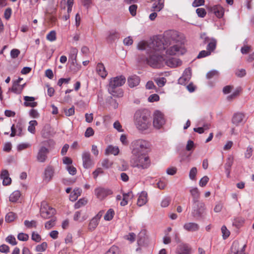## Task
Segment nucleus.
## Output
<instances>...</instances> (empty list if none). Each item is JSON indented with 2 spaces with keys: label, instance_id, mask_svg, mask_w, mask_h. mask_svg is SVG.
<instances>
[{
  "label": "nucleus",
  "instance_id": "f257e3e1",
  "mask_svg": "<svg viewBox=\"0 0 254 254\" xmlns=\"http://www.w3.org/2000/svg\"><path fill=\"white\" fill-rule=\"evenodd\" d=\"M137 61L140 64H147L153 68H160L164 65L165 59L160 53L150 51L147 57L139 55Z\"/></svg>",
  "mask_w": 254,
  "mask_h": 254
},
{
  "label": "nucleus",
  "instance_id": "f03ea898",
  "mask_svg": "<svg viewBox=\"0 0 254 254\" xmlns=\"http://www.w3.org/2000/svg\"><path fill=\"white\" fill-rule=\"evenodd\" d=\"M126 79L123 75L117 76L110 79L108 92L113 97H121L123 96V91L118 87L122 86L126 82Z\"/></svg>",
  "mask_w": 254,
  "mask_h": 254
},
{
  "label": "nucleus",
  "instance_id": "7ed1b4c3",
  "mask_svg": "<svg viewBox=\"0 0 254 254\" xmlns=\"http://www.w3.org/2000/svg\"><path fill=\"white\" fill-rule=\"evenodd\" d=\"M134 124L139 130H146L150 126L149 118L143 111H137L134 115Z\"/></svg>",
  "mask_w": 254,
  "mask_h": 254
},
{
  "label": "nucleus",
  "instance_id": "20e7f679",
  "mask_svg": "<svg viewBox=\"0 0 254 254\" xmlns=\"http://www.w3.org/2000/svg\"><path fill=\"white\" fill-rule=\"evenodd\" d=\"M131 145L132 154L134 156L147 154L150 147V144L147 141L141 139L134 140Z\"/></svg>",
  "mask_w": 254,
  "mask_h": 254
},
{
  "label": "nucleus",
  "instance_id": "39448f33",
  "mask_svg": "<svg viewBox=\"0 0 254 254\" xmlns=\"http://www.w3.org/2000/svg\"><path fill=\"white\" fill-rule=\"evenodd\" d=\"M150 160L147 154L137 156L132 155L130 164L133 167L140 169L147 168L150 165Z\"/></svg>",
  "mask_w": 254,
  "mask_h": 254
},
{
  "label": "nucleus",
  "instance_id": "423d86ee",
  "mask_svg": "<svg viewBox=\"0 0 254 254\" xmlns=\"http://www.w3.org/2000/svg\"><path fill=\"white\" fill-rule=\"evenodd\" d=\"M166 39L173 42L174 43H182L184 39V36L179 32L170 30L166 31L164 33Z\"/></svg>",
  "mask_w": 254,
  "mask_h": 254
},
{
  "label": "nucleus",
  "instance_id": "0eeeda50",
  "mask_svg": "<svg viewBox=\"0 0 254 254\" xmlns=\"http://www.w3.org/2000/svg\"><path fill=\"white\" fill-rule=\"evenodd\" d=\"M55 209L49 206L45 202H42L40 209V214L41 217L45 219H49L55 213Z\"/></svg>",
  "mask_w": 254,
  "mask_h": 254
},
{
  "label": "nucleus",
  "instance_id": "6e6552de",
  "mask_svg": "<svg viewBox=\"0 0 254 254\" xmlns=\"http://www.w3.org/2000/svg\"><path fill=\"white\" fill-rule=\"evenodd\" d=\"M150 51L159 53L165 49L163 41L161 38L156 37L150 42Z\"/></svg>",
  "mask_w": 254,
  "mask_h": 254
},
{
  "label": "nucleus",
  "instance_id": "1a4fd4ad",
  "mask_svg": "<svg viewBox=\"0 0 254 254\" xmlns=\"http://www.w3.org/2000/svg\"><path fill=\"white\" fill-rule=\"evenodd\" d=\"M185 53L186 50L182 43H176L166 51L167 54L169 55H183Z\"/></svg>",
  "mask_w": 254,
  "mask_h": 254
},
{
  "label": "nucleus",
  "instance_id": "9d476101",
  "mask_svg": "<svg viewBox=\"0 0 254 254\" xmlns=\"http://www.w3.org/2000/svg\"><path fill=\"white\" fill-rule=\"evenodd\" d=\"M165 123V120L163 114L158 111H156L153 115V125L154 127L159 129Z\"/></svg>",
  "mask_w": 254,
  "mask_h": 254
},
{
  "label": "nucleus",
  "instance_id": "9b49d317",
  "mask_svg": "<svg viewBox=\"0 0 254 254\" xmlns=\"http://www.w3.org/2000/svg\"><path fill=\"white\" fill-rule=\"evenodd\" d=\"M81 158L83 167L85 169H89L94 166V162L89 151H83L81 154Z\"/></svg>",
  "mask_w": 254,
  "mask_h": 254
},
{
  "label": "nucleus",
  "instance_id": "f8f14e48",
  "mask_svg": "<svg viewBox=\"0 0 254 254\" xmlns=\"http://www.w3.org/2000/svg\"><path fill=\"white\" fill-rule=\"evenodd\" d=\"M205 210V204L201 201L193 203L192 214L194 217H199L202 215Z\"/></svg>",
  "mask_w": 254,
  "mask_h": 254
},
{
  "label": "nucleus",
  "instance_id": "ddd939ff",
  "mask_svg": "<svg viewBox=\"0 0 254 254\" xmlns=\"http://www.w3.org/2000/svg\"><path fill=\"white\" fill-rule=\"evenodd\" d=\"M164 0H158L157 1L154 2L151 7V11L153 12L149 15V19L151 20H154L157 16V12L160 11L164 7Z\"/></svg>",
  "mask_w": 254,
  "mask_h": 254
},
{
  "label": "nucleus",
  "instance_id": "4468645a",
  "mask_svg": "<svg viewBox=\"0 0 254 254\" xmlns=\"http://www.w3.org/2000/svg\"><path fill=\"white\" fill-rule=\"evenodd\" d=\"M112 193L113 192L111 190L102 187L97 188L94 190L95 195L100 200L104 199L107 196L112 194Z\"/></svg>",
  "mask_w": 254,
  "mask_h": 254
},
{
  "label": "nucleus",
  "instance_id": "2eb2a0df",
  "mask_svg": "<svg viewBox=\"0 0 254 254\" xmlns=\"http://www.w3.org/2000/svg\"><path fill=\"white\" fill-rule=\"evenodd\" d=\"M104 213V211H100L89 221L88 229L90 231H94L99 224L100 220Z\"/></svg>",
  "mask_w": 254,
  "mask_h": 254
},
{
  "label": "nucleus",
  "instance_id": "dca6fc26",
  "mask_svg": "<svg viewBox=\"0 0 254 254\" xmlns=\"http://www.w3.org/2000/svg\"><path fill=\"white\" fill-rule=\"evenodd\" d=\"M239 247V243L236 241H234L231 246L230 254H245L244 252L246 245H244L241 248Z\"/></svg>",
  "mask_w": 254,
  "mask_h": 254
},
{
  "label": "nucleus",
  "instance_id": "f3484780",
  "mask_svg": "<svg viewBox=\"0 0 254 254\" xmlns=\"http://www.w3.org/2000/svg\"><path fill=\"white\" fill-rule=\"evenodd\" d=\"M246 121L245 115L241 112L235 113L232 120V123L236 126H238L241 123H245Z\"/></svg>",
  "mask_w": 254,
  "mask_h": 254
},
{
  "label": "nucleus",
  "instance_id": "a211bd4d",
  "mask_svg": "<svg viewBox=\"0 0 254 254\" xmlns=\"http://www.w3.org/2000/svg\"><path fill=\"white\" fill-rule=\"evenodd\" d=\"M191 249L187 244L182 243L178 246L176 250L177 254H190Z\"/></svg>",
  "mask_w": 254,
  "mask_h": 254
},
{
  "label": "nucleus",
  "instance_id": "6ab92c4d",
  "mask_svg": "<svg viewBox=\"0 0 254 254\" xmlns=\"http://www.w3.org/2000/svg\"><path fill=\"white\" fill-rule=\"evenodd\" d=\"M182 62L179 59L176 58H171L168 60H165L164 64H166L167 66L171 67H176L182 64Z\"/></svg>",
  "mask_w": 254,
  "mask_h": 254
},
{
  "label": "nucleus",
  "instance_id": "aec40b11",
  "mask_svg": "<svg viewBox=\"0 0 254 254\" xmlns=\"http://www.w3.org/2000/svg\"><path fill=\"white\" fill-rule=\"evenodd\" d=\"M49 152V150L45 147H41L39 149L37 158V160L40 162H44L47 158V154Z\"/></svg>",
  "mask_w": 254,
  "mask_h": 254
},
{
  "label": "nucleus",
  "instance_id": "412c9836",
  "mask_svg": "<svg viewBox=\"0 0 254 254\" xmlns=\"http://www.w3.org/2000/svg\"><path fill=\"white\" fill-rule=\"evenodd\" d=\"M140 81L139 77L136 75H131L127 79V83L130 88L137 86L139 84Z\"/></svg>",
  "mask_w": 254,
  "mask_h": 254
},
{
  "label": "nucleus",
  "instance_id": "4be33fe9",
  "mask_svg": "<svg viewBox=\"0 0 254 254\" xmlns=\"http://www.w3.org/2000/svg\"><path fill=\"white\" fill-rule=\"evenodd\" d=\"M24 100L25 102L23 104L25 107L34 108L36 107L38 105L37 102H34L35 98L34 97L25 96L24 97Z\"/></svg>",
  "mask_w": 254,
  "mask_h": 254
},
{
  "label": "nucleus",
  "instance_id": "5701e85b",
  "mask_svg": "<svg viewBox=\"0 0 254 254\" xmlns=\"http://www.w3.org/2000/svg\"><path fill=\"white\" fill-rule=\"evenodd\" d=\"M183 227L186 230L189 232L197 231L199 228V225L193 222L186 223L184 224Z\"/></svg>",
  "mask_w": 254,
  "mask_h": 254
},
{
  "label": "nucleus",
  "instance_id": "b1692460",
  "mask_svg": "<svg viewBox=\"0 0 254 254\" xmlns=\"http://www.w3.org/2000/svg\"><path fill=\"white\" fill-rule=\"evenodd\" d=\"M150 42L144 41L139 42L137 45V49L139 50H145L147 55L150 52Z\"/></svg>",
  "mask_w": 254,
  "mask_h": 254
},
{
  "label": "nucleus",
  "instance_id": "393cba45",
  "mask_svg": "<svg viewBox=\"0 0 254 254\" xmlns=\"http://www.w3.org/2000/svg\"><path fill=\"white\" fill-rule=\"evenodd\" d=\"M119 153V149L118 146L110 145L105 149V154L106 155L113 154L117 155Z\"/></svg>",
  "mask_w": 254,
  "mask_h": 254
},
{
  "label": "nucleus",
  "instance_id": "a878e982",
  "mask_svg": "<svg viewBox=\"0 0 254 254\" xmlns=\"http://www.w3.org/2000/svg\"><path fill=\"white\" fill-rule=\"evenodd\" d=\"M211 11L218 17L221 18L224 14V9L220 5H215L211 8Z\"/></svg>",
  "mask_w": 254,
  "mask_h": 254
},
{
  "label": "nucleus",
  "instance_id": "bb28decb",
  "mask_svg": "<svg viewBox=\"0 0 254 254\" xmlns=\"http://www.w3.org/2000/svg\"><path fill=\"white\" fill-rule=\"evenodd\" d=\"M147 202V193L145 191H142L138 198L137 204L139 206H142L145 204Z\"/></svg>",
  "mask_w": 254,
  "mask_h": 254
},
{
  "label": "nucleus",
  "instance_id": "cd10ccee",
  "mask_svg": "<svg viewBox=\"0 0 254 254\" xmlns=\"http://www.w3.org/2000/svg\"><path fill=\"white\" fill-rule=\"evenodd\" d=\"M96 70L98 74L102 78H105L107 75V71L102 63H98L97 65Z\"/></svg>",
  "mask_w": 254,
  "mask_h": 254
},
{
  "label": "nucleus",
  "instance_id": "c85d7f7f",
  "mask_svg": "<svg viewBox=\"0 0 254 254\" xmlns=\"http://www.w3.org/2000/svg\"><path fill=\"white\" fill-rule=\"evenodd\" d=\"M119 38V34L116 31L111 30L108 32L107 40L110 42L115 41Z\"/></svg>",
  "mask_w": 254,
  "mask_h": 254
},
{
  "label": "nucleus",
  "instance_id": "c756f323",
  "mask_svg": "<svg viewBox=\"0 0 254 254\" xmlns=\"http://www.w3.org/2000/svg\"><path fill=\"white\" fill-rule=\"evenodd\" d=\"M87 216L85 214H82L81 211H77L75 212L73 216V219L74 221H78L79 222H83L86 220Z\"/></svg>",
  "mask_w": 254,
  "mask_h": 254
},
{
  "label": "nucleus",
  "instance_id": "7c9ffc66",
  "mask_svg": "<svg viewBox=\"0 0 254 254\" xmlns=\"http://www.w3.org/2000/svg\"><path fill=\"white\" fill-rule=\"evenodd\" d=\"M207 44L206 50L209 51L210 53L213 52L216 48V40L213 38H211V40Z\"/></svg>",
  "mask_w": 254,
  "mask_h": 254
},
{
  "label": "nucleus",
  "instance_id": "2f4dec72",
  "mask_svg": "<svg viewBox=\"0 0 254 254\" xmlns=\"http://www.w3.org/2000/svg\"><path fill=\"white\" fill-rule=\"evenodd\" d=\"M190 193L192 197L193 203L198 201L200 197V192L197 188H194L190 190Z\"/></svg>",
  "mask_w": 254,
  "mask_h": 254
},
{
  "label": "nucleus",
  "instance_id": "473e14b6",
  "mask_svg": "<svg viewBox=\"0 0 254 254\" xmlns=\"http://www.w3.org/2000/svg\"><path fill=\"white\" fill-rule=\"evenodd\" d=\"M81 190L79 189H75L69 196V199L71 201H75L78 197L81 195Z\"/></svg>",
  "mask_w": 254,
  "mask_h": 254
},
{
  "label": "nucleus",
  "instance_id": "72a5a7b5",
  "mask_svg": "<svg viewBox=\"0 0 254 254\" xmlns=\"http://www.w3.org/2000/svg\"><path fill=\"white\" fill-rule=\"evenodd\" d=\"M132 196V192H128L127 193H123V199L121 202H120V204L121 206H125L127 203L128 199L130 198Z\"/></svg>",
  "mask_w": 254,
  "mask_h": 254
},
{
  "label": "nucleus",
  "instance_id": "f704fd0d",
  "mask_svg": "<svg viewBox=\"0 0 254 254\" xmlns=\"http://www.w3.org/2000/svg\"><path fill=\"white\" fill-rule=\"evenodd\" d=\"M21 193L19 191L16 190L13 192L9 196V201L12 202H16L20 197Z\"/></svg>",
  "mask_w": 254,
  "mask_h": 254
},
{
  "label": "nucleus",
  "instance_id": "c9c22d12",
  "mask_svg": "<svg viewBox=\"0 0 254 254\" xmlns=\"http://www.w3.org/2000/svg\"><path fill=\"white\" fill-rule=\"evenodd\" d=\"M9 90L15 94H19L22 91L23 87L22 86H20V84L13 83L12 86L10 89H9Z\"/></svg>",
  "mask_w": 254,
  "mask_h": 254
},
{
  "label": "nucleus",
  "instance_id": "e433bc0d",
  "mask_svg": "<svg viewBox=\"0 0 254 254\" xmlns=\"http://www.w3.org/2000/svg\"><path fill=\"white\" fill-rule=\"evenodd\" d=\"M245 219L241 217L235 218L233 222V225L237 228H240L244 224Z\"/></svg>",
  "mask_w": 254,
  "mask_h": 254
},
{
  "label": "nucleus",
  "instance_id": "4c0bfd02",
  "mask_svg": "<svg viewBox=\"0 0 254 254\" xmlns=\"http://www.w3.org/2000/svg\"><path fill=\"white\" fill-rule=\"evenodd\" d=\"M38 123L36 120H32L29 122L28 131L32 134L35 133V127L37 126Z\"/></svg>",
  "mask_w": 254,
  "mask_h": 254
},
{
  "label": "nucleus",
  "instance_id": "58836bf2",
  "mask_svg": "<svg viewBox=\"0 0 254 254\" xmlns=\"http://www.w3.org/2000/svg\"><path fill=\"white\" fill-rule=\"evenodd\" d=\"M115 214L114 210L113 209H109L104 216V219L106 221L111 220Z\"/></svg>",
  "mask_w": 254,
  "mask_h": 254
},
{
  "label": "nucleus",
  "instance_id": "ea45409f",
  "mask_svg": "<svg viewBox=\"0 0 254 254\" xmlns=\"http://www.w3.org/2000/svg\"><path fill=\"white\" fill-rule=\"evenodd\" d=\"M16 218V215L12 212L8 213L5 217V220L6 222L10 223L14 220Z\"/></svg>",
  "mask_w": 254,
  "mask_h": 254
},
{
  "label": "nucleus",
  "instance_id": "a19ab883",
  "mask_svg": "<svg viewBox=\"0 0 254 254\" xmlns=\"http://www.w3.org/2000/svg\"><path fill=\"white\" fill-rule=\"evenodd\" d=\"M219 75V72L216 70H212L208 72L206 75L207 79H210L212 78L218 77Z\"/></svg>",
  "mask_w": 254,
  "mask_h": 254
},
{
  "label": "nucleus",
  "instance_id": "79ce46f5",
  "mask_svg": "<svg viewBox=\"0 0 254 254\" xmlns=\"http://www.w3.org/2000/svg\"><path fill=\"white\" fill-rule=\"evenodd\" d=\"M47 39L51 42L54 41L56 40V32L54 30L50 31L46 36Z\"/></svg>",
  "mask_w": 254,
  "mask_h": 254
},
{
  "label": "nucleus",
  "instance_id": "37998d69",
  "mask_svg": "<svg viewBox=\"0 0 254 254\" xmlns=\"http://www.w3.org/2000/svg\"><path fill=\"white\" fill-rule=\"evenodd\" d=\"M87 203V200L84 198H81L74 204V208L78 209Z\"/></svg>",
  "mask_w": 254,
  "mask_h": 254
},
{
  "label": "nucleus",
  "instance_id": "c03bdc74",
  "mask_svg": "<svg viewBox=\"0 0 254 254\" xmlns=\"http://www.w3.org/2000/svg\"><path fill=\"white\" fill-rule=\"evenodd\" d=\"M0 178L2 180V184L4 186L9 185L11 183V179L9 176H0Z\"/></svg>",
  "mask_w": 254,
  "mask_h": 254
},
{
  "label": "nucleus",
  "instance_id": "a18cd8bd",
  "mask_svg": "<svg viewBox=\"0 0 254 254\" xmlns=\"http://www.w3.org/2000/svg\"><path fill=\"white\" fill-rule=\"evenodd\" d=\"M105 254H119V249L118 247L113 246Z\"/></svg>",
  "mask_w": 254,
  "mask_h": 254
},
{
  "label": "nucleus",
  "instance_id": "49530a36",
  "mask_svg": "<svg viewBox=\"0 0 254 254\" xmlns=\"http://www.w3.org/2000/svg\"><path fill=\"white\" fill-rule=\"evenodd\" d=\"M56 220L51 219L50 220L46 222L45 224V227L46 229L49 230L55 225Z\"/></svg>",
  "mask_w": 254,
  "mask_h": 254
},
{
  "label": "nucleus",
  "instance_id": "de8ad7c7",
  "mask_svg": "<svg viewBox=\"0 0 254 254\" xmlns=\"http://www.w3.org/2000/svg\"><path fill=\"white\" fill-rule=\"evenodd\" d=\"M221 232L222 233V237L224 239H226L230 234V231L227 229L225 226H223L222 227Z\"/></svg>",
  "mask_w": 254,
  "mask_h": 254
},
{
  "label": "nucleus",
  "instance_id": "09e8293b",
  "mask_svg": "<svg viewBox=\"0 0 254 254\" xmlns=\"http://www.w3.org/2000/svg\"><path fill=\"white\" fill-rule=\"evenodd\" d=\"M47 248V244L46 242H43L42 244L38 245L36 247V250L37 252H44Z\"/></svg>",
  "mask_w": 254,
  "mask_h": 254
},
{
  "label": "nucleus",
  "instance_id": "8fccbe9b",
  "mask_svg": "<svg viewBox=\"0 0 254 254\" xmlns=\"http://www.w3.org/2000/svg\"><path fill=\"white\" fill-rule=\"evenodd\" d=\"M24 225L28 228H36L37 222L35 220H32L31 221L25 220L24 221Z\"/></svg>",
  "mask_w": 254,
  "mask_h": 254
},
{
  "label": "nucleus",
  "instance_id": "3c124183",
  "mask_svg": "<svg viewBox=\"0 0 254 254\" xmlns=\"http://www.w3.org/2000/svg\"><path fill=\"white\" fill-rule=\"evenodd\" d=\"M128 167L127 163L124 160H121L120 163L119 164L118 169L119 170L124 171H126Z\"/></svg>",
  "mask_w": 254,
  "mask_h": 254
},
{
  "label": "nucleus",
  "instance_id": "603ef678",
  "mask_svg": "<svg viewBox=\"0 0 254 254\" xmlns=\"http://www.w3.org/2000/svg\"><path fill=\"white\" fill-rule=\"evenodd\" d=\"M113 163L108 159H104L101 162V165L105 169H108L111 167Z\"/></svg>",
  "mask_w": 254,
  "mask_h": 254
},
{
  "label": "nucleus",
  "instance_id": "864d4df0",
  "mask_svg": "<svg viewBox=\"0 0 254 254\" xmlns=\"http://www.w3.org/2000/svg\"><path fill=\"white\" fill-rule=\"evenodd\" d=\"M155 81L158 86L163 87L165 84L166 79L164 77L157 78L155 79Z\"/></svg>",
  "mask_w": 254,
  "mask_h": 254
},
{
  "label": "nucleus",
  "instance_id": "5fc2aeb1",
  "mask_svg": "<svg viewBox=\"0 0 254 254\" xmlns=\"http://www.w3.org/2000/svg\"><path fill=\"white\" fill-rule=\"evenodd\" d=\"M211 53H210L208 50H202L199 52L198 55L197 56V58L201 59L207 56H208L211 55Z\"/></svg>",
  "mask_w": 254,
  "mask_h": 254
},
{
  "label": "nucleus",
  "instance_id": "6e6d98bb",
  "mask_svg": "<svg viewBox=\"0 0 254 254\" xmlns=\"http://www.w3.org/2000/svg\"><path fill=\"white\" fill-rule=\"evenodd\" d=\"M167 182L164 178H162L157 184V187L161 190L164 189L166 186Z\"/></svg>",
  "mask_w": 254,
  "mask_h": 254
},
{
  "label": "nucleus",
  "instance_id": "4d7b16f0",
  "mask_svg": "<svg viewBox=\"0 0 254 254\" xmlns=\"http://www.w3.org/2000/svg\"><path fill=\"white\" fill-rule=\"evenodd\" d=\"M171 199L170 197H166L164 198L161 203V205L163 207H167L170 203Z\"/></svg>",
  "mask_w": 254,
  "mask_h": 254
},
{
  "label": "nucleus",
  "instance_id": "13d9d810",
  "mask_svg": "<svg viewBox=\"0 0 254 254\" xmlns=\"http://www.w3.org/2000/svg\"><path fill=\"white\" fill-rule=\"evenodd\" d=\"M197 15L200 17H204L206 14V12L203 8H198L196 10Z\"/></svg>",
  "mask_w": 254,
  "mask_h": 254
},
{
  "label": "nucleus",
  "instance_id": "bf43d9fd",
  "mask_svg": "<svg viewBox=\"0 0 254 254\" xmlns=\"http://www.w3.org/2000/svg\"><path fill=\"white\" fill-rule=\"evenodd\" d=\"M6 241L9 244L12 245H15L17 244V242L16 241L15 238L13 236H8L6 238Z\"/></svg>",
  "mask_w": 254,
  "mask_h": 254
},
{
  "label": "nucleus",
  "instance_id": "052dcab7",
  "mask_svg": "<svg viewBox=\"0 0 254 254\" xmlns=\"http://www.w3.org/2000/svg\"><path fill=\"white\" fill-rule=\"evenodd\" d=\"M17 238L20 241H26L28 240L29 236L27 234L20 233L18 235Z\"/></svg>",
  "mask_w": 254,
  "mask_h": 254
},
{
  "label": "nucleus",
  "instance_id": "680f3d73",
  "mask_svg": "<svg viewBox=\"0 0 254 254\" xmlns=\"http://www.w3.org/2000/svg\"><path fill=\"white\" fill-rule=\"evenodd\" d=\"M190 79V78H188V77H187L184 75H182L178 79V83L182 85H185L189 81Z\"/></svg>",
  "mask_w": 254,
  "mask_h": 254
},
{
  "label": "nucleus",
  "instance_id": "e2e57ef3",
  "mask_svg": "<svg viewBox=\"0 0 254 254\" xmlns=\"http://www.w3.org/2000/svg\"><path fill=\"white\" fill-rule=\"evenodd\" d=\"M137 8V6L136 4H132L129 7V11L132 16H134L136 15Z\"/></svg>",
  "mask_w": 254,
  "mask_h": 254
},
{
  "label": "nucleus",
  "instance_id": "0e129e2a",
  "mask_svg": "<svg viewBox=\"0 0 254 254\" xmlns=\"http://www.w3.org/2000/svg\"><path fill=\"white\" fill-rule=\"evenodd\" d=\"M200 38L202 39V42L204 44H206L210 41V40H211V38L208 37L205 33H203L200 35Z\"/></svg>",
  "mask_w": 254,
  "mask_h": 254
},
{
  "label": "nucleus",
  "instance_id": "69168bd1",
  "mask_svg": "<svg viewBox=\"0 0 254 254\" xmlns=\"http://www.w3.org/2000/svg\"><path fill=\"white\" fill-rule=\"evenodd\" d=\"M148 100L150 102H153L159 100V96L156 94L151 95L148 98Z\"/></svg>",
  "mask_w": 254,
  "mask_h": 254
},
{
  "label": "nucleus",
  "instance_id": "338daca9",
  "mask_svg": "<svg viewBox=\"0 0 254 254\" xmlns=\"http://www.w3.org/2000/svg\"><path fill=\"white\" fill-rule=\"evenodd\" d=\"M209 178L207 176H204L203 177H202L200 181H199V186L203 187L206 186V185L207 184Z\"/></svg>",
  "mask_w": 254,
  "mask_h": 254
},
{
  "label": "nucleus",
  "instance_id": "774afa93",
  "mask_svg": "<svg viewBox=\"0 0 254 254\" xmlns=\"http://www.w3.org/2000/svg\"><path fill=\"white\" fill-rule=\"evenodd\" d=\"M20 51L18 49H12L10 52V56L12 59L16 58L20 54Z\"/></svg>",
  "mask_w": 254,
  "mask_h": 254
}]
</instances>
